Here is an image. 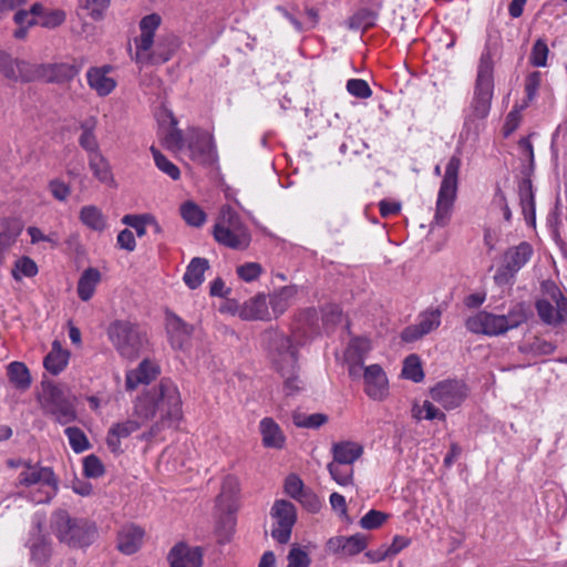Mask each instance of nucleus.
Instances as JSON below:
<instances>
[{
	"label": "nucleus",
	"instance_id": "f257e3e1",
	"mask_svg": "<svg viewBox=\"0 0 567 567\" xmlns=\"http://www.w3.org/2000/svg\"><path fill=\"white\" fill-rule=\"evenodd\" d=\"M156 414H159L161 421L147 434H143L144 439L153 437L161 427L175 426L182 419L181 393L172 380L163 379L157 386L138 396L135 402L134 415L151 420Z\"/></svg>",
	"mask_w": 567,
	"mask_h": 567
},
{
	"label": "nucleus",
	"instance_id": "f03ea898",
	"mask_svg": "<svg viewBox=\"0 0 567 567\" xmlns=\"http://www.w3.org/2000/svg\"><path fill=\"white\" fill-rule=\"evenodd\" d=\"M493 71L492 54L489 50H485L480 58L473 99L464 122V130L467 134L472 132L474 136H477L480 131L478 122L486 118L489 114L494 94Z\"/></svg>",
	"mask_w": 567,
	"mask_h": 567
},
{
	"label": "nucleus",
	"instance_id": "7ed1b4c3",
	"mask_svg": "<svg viewBox=\"0 0 567 567\" xmlns=\"http://www.w3.org/2000/svg\"><path fill=\"white\" fill-rule=\"evenodd\" d=\"M156 13L144 17L140 22L141 34L135 39L134 60L140 68L161 64L168 61L176 50L175 39L154 41L156 30L161 24Z\"/></svg>",
	"mask_w": 567,
	"mask_h": 567
},
{
	"label": "nucleus",
	"instance_id": "20e7f679",
	"mask_svg": "<svg viewBox=\"0 0 567 567\" xmlns=\"http://www.w3.org/2000/svg\"><path fill=\"white\" fill-rule=\"evenodd\" d=\"M51 529L55 537L71 548H84L96 538V527L84 518H73L65 511H56L51 517Z\"/></svg>",
	"mask_w": 567,
	"mask_h": 567
},
{
	"label": "nucleus",
	"instance_id": "39448f33",
	"mask_svg": "<svg viewBox=\"0 0 567 567\" xmlns=\"http://www.w3.org/2000/svg\"><path fill=\"white\" fill-rule=\"evenodd\" d=\"M272 364L285 379V391L292 394L300 389L297 375V350L292 341L279 333H272L270 344Z\"/></svg>",
	"mask_w": 567,
	"mask_h": 567
},
{
	"label": "nucleus",
	"instance_id": "423d86ee",
	"mask_svg": "<svg viewBox=\"0 0 567 567\" xmlns=\"http://www.w3.org/2000/svg\"><path fill=\"white\" fill-rule=\"evenodd\" d=\"M461 164V157L455 154L450 157L445 166L444 176L437 194L432 225L444 227L450 221L457 194Z\"/></svg>",
	"mask_w": 567,
	"mask_h": 567
},
{
	"label": "nucleus",
	"instance_id": "0eeeda50",
	"mask_svg": "<svg viewBox=\"0 0 567 567\" xmlns=\"http://www.w3.org/2000/svg\"><path fill=\"white\" fill-rule=\"evenodd\" d=\"M107 337L118 354L128 360L137 358L147 346L146 334L130 321L112 322Z\"/></svg>",
	"mask_w": 567,
	"mask_h": 567
},
{
	"label": "nucleus",
	"instance_id": "6e6552de",
	"mask_svg": "<svg viewBox=\"0 0 567 567\" xmlns=\"http://www.w3.org/2000/svg\"><path fill=\"white\" fill-rule=\"evenodd\" d=\"M215 239L233 249H245L250 244V234L238 214L229 206L223 207L214 227Z\"/></svg>",
	"mask_w": 567,
	"mask_h": 567
},
{
	"label": "nucleus",
	"instance_id": "1a4fd4ad",
	"mask_svg": "<svg viewBox=\"0 0 567 567\" xmlns=\"http://www.w3.org/2000/svg\"><path fill=\"white\" fill-rule=\"evenodd\" d=\"M18 487H38L40 495L34 496L33 502L41 504L49 502L55 493L58 483L50 467L40 466L30 462L23 463V468L17 478Z\"/></svg>",
	"mask_w": 567,
	"mask_h": 567
},
{
	"label": "nucleus",
	"instance_id": "9d476101",
	"mask_svg": "<svg viewBox=\"0 0 567 567\" xmlns=\"http://www.w3.org/2000/svg\"><path fill=\"white\" fill-rule=\"evenodd\" d=\"M40 403L43 410L61 424L71 423L76 417L73 402L55 385L43 389Z\"/></svg>",
	"mask_w": 567,
	"mask_h": 567
},
{
	"label": "nucleus",
	"instance_id": "9b49d317",
	"mask_svg": "<svg viewBox=\"0 0 567 567\" xmlns=\"http://www.w3.org/2000/svg\"><path fill=\"white\" fill-rule=\"evenodd\" d=\"M187 146L185 150L188 157L199 164H212L216 159L213 136L203 130L190 127L186 131Z\"/></svg>",
	"mask_w": 567,
	"mask_h": 567
},
{
	"label": "nucleus",
	"instance_id": "f8f14e48",
	"mask_svg": "<svg viewBox=\"0 0 567 567\" xmlns=\"http://www.w3.org/2000/svg\"><path fill=\"white\" fill-rule=\"evenodd\" d=\"M430 395L445 410H453L466 400L468 388L462 380L449 379L437 382L431 388Z\"/></svg>",
	"mask_w": 567,
	"mask_h": 567
},
{
	"label": "nucleus",
	"instance_id": "ddd939ff",
	"mask_svg": "<svg viewBox=\"0 0 567 567\" xmlns=\"http://www.w3.org/2000/svg\"><path fill=\"white\" fill-rule=\"evenodd\" d=\"M270 515L276 522L271 530L272 538L279 544H287L297 520L295 505L286 499H277L270 509Z\"/></svg>",
	"mask_w": 567,
	"mask_h": 567
},
{
	"label": "nucleus",
	"instance_id": "4468645a",
	"mask_svg": "<svg viewBox=\"0 0 567 567\" xmlns=\"http://www.w3.org/2000/svg\"><path fill=\"white\" fill-rule=\"evenodd\" d=\"M465 327L473 333L498 336L506 332L505 319L501 315L480 311L465 321Z\"/></svg>",
	"mask_w": 567,
	"mask_h": 567
},
{
	"label": "nucleus",
	"instance_id": "2eb2a0df",
	"mask_svg": "<svg viewBox=\"0 0 567 567\" xmlns=\"http://www.w3.org/2000/svg\"><path fill=\"white\" fill-rule=\"evenodd\" d=\"M361 377L364 381V391L373 400L381 401L388 394V378L379 364L362 367Z\"/></svg>",
	"mask_w": 567,
	"mask_h": 567
},
{
	"label": "nucleus",
	"instance_id": "dca6fc26",
	"mask_svg": "<svg viewBox=\"0 0 567 567\" xmlns=\"http://www.w3.org/2000/svg\"><path fill=\"white\" fill-rule=\"evenodd\" d=\"M0 73L11 81H33L35 65L13 59L6 52L0 51Z\"/></svg>",
	"mask_w": 567,
	"mask_h": 567
},
{
	"label": "nucleus",
	"instance_id": "f3484780",
	"mask_svg": "<svg viewBox=\"0 0 567 567\" xmlns=\"http://www.w3.org/2000/svg\"><path fill=\"white\" fill-rule=\"evenodd\" d=\"M441 324V311L437 309L427 310L419 316L415 324L406 327L402 331V339L406 342H413L425 334L437 329Z\"/></svg>",
	"mask_w": 567,
	"mask_h": 567
},
{
	"label": "nucleus",
	"instance_id": "a211bd4d",
	"mask_svg": "<svg viewBox=\"0 0 567 567\" xmlns=\"http://www.w3.org/2000/svg\"><path fill=\"white\" fill-rule=\"evenodd\" d=\"M80 69L75 64L54 63L35 65V79L52 83H66L79 74Z\"/></svg>",
	"mask_w": 567,
	"mask_h": 567
},
{
	"label": "nucleus",
	"instance_id": "6ab92c4d",
	"mask_svg": "<svg viewBox=\"0 0 567 567\" xmlns=\"http://www.w3.org/2000/svg\"><path fill=\"white\" fill-rule=\"evenodd\" d=\"M148 421L150 420H142L140 415H134L133 413L132 417L127 419L126 421L113 424L109 430L106 437L109 449L113 453H118L121 451V440L136 432L143 424Z\"/></svg>",
	"mask_w": 567,
	"mask_h": 567
},
{
	"label": "nucleus",
	"instance_id": "aec40b11",
	"mask_svg": "<svg viewBox=\"0 0 567 567\" xmlns=\"http://www.w3.org/2000/svg\"><path fill=\"white\" fill-rule=\"evenodd\" d=\"M368 546V537L363 534L352 536H336L327 542V550L332 554L354 556L363 551Z\"/></svg>",
	"mask_w": 567,
	"mask_h": 567
},
{
	"label": "nucleus",
	"instance_id": "412c9836",
	"mask_svg": "<svg viewBox=\"0 0 567 567\" xmlns=\"http://www.w3.org/2000/svg\"><path fill=\"white\" fill-rule=\"evenodd\" d=\"M234 313L243 320H271L268 300L265 293H258L240 306H236Z\"/></svg>",
	"mask_w": 567,
	"mask_h": 567
},
{
	"label": "nucleus",
	"instance_id": "4be33fe9",
	"mask_svg": "<svg viewBox=\"0 0 567 567\" xmlns=\"http://www.w3.org/2000/svg\"><path fill=\"white\" fill-rule=\"evenodd\" d=\"M370 349V341L364 338L352 339L349 343L344 358L348 363L349 374L353 380L361 378L362 362Z\"/></svg>",
	"mask_w": 567,
	"mask_h": 567
},
{
	"label": "nucleus",
	"instance_id": "5701e85b",
	"mask_svg": "<svg viewBox=\"0 0 567 567\" xmlns=\"http://www.w3.org/2000/svg\"><path fill=\"white\" fill-rule=\"evenodd\" d=\"M111 71V66L103 65L92 66L86 72L87 85L99 96H106L116 87V81L110 75Z\"/></svg>",
	"mask_w": 567,
	"mask_h": 567
},
{
	"label": "nucleus",
	"instance_id": "b1692460",
	"mask_svg": "<svg viewBox=\"0 0 567 567\" xmlns=\"http://www.w3.org/2000/svg\"><path fill=\"white\" fill-rule=\"evenodd\" d=\"M168 560L171 567H202L203 551L199 547L177 544L171 549Z\"/></svg>",
	"mask_w": 567,
	"mask_h": 567
},
{
	"label": "nucleus",
	"instance_id": "393cba45",
	"mask_svg": "<svg viewBox=\"0 0 567 567\" xmlns=\"http://www.w3.org/2000/svg\"><path fill=\"white\" fill-rule=\"evenodd\" d=\"M33 524L34 526L30 533L28 546L30 548L31 558L39 564H43L50 557L51 547L47 536L42 533L43 522L41 517H35Z\"/></svg>",
	"mask_w": 567,
	"mask_h": 567
},
{
	"label": "nucleus",
	"instance_id": "a878e982",
	"mask_svg": "<svg viewBox=\"0 0 567 567\" xmlns=\"http://www.w3.org/2000/svg\"><path fill=\"white\" fill-rule=\"evenodd\" d=\"M159 374V367L156 362L144 359L136 369L130 370L125 377L127 390H135L141 384H148Z\"/></svg>",
	"mask_w": 567,
	"mask_h": 567
},
{
	"label": "nucleus",
	"instance_id": "bb28decb",
	"mask_svg": "<svg viewBox=\"0 0 567 567\" xmlns=\"http://www.w3.org/2000/svg\"><path fill=\"white\" fill-rule=\"evenodd\" d=\"M145 532L134 524L123 526L117 533V549L125 555L136 553L144 540Z\"/></svg>",
	"mask_w": 567,
	"mask_h": 567
},
{
	"label": "nucleus",
	"instance_id": "cd10ccee",
	"mask_svg": "<svg viewBox=\"0 0 567 567\" xmlns=\"http://www.w3.org/2000/svg\"><path fill=\"white\" fill-rule=\"evenodd\" d=\"M259 432L262 445L266 449L281 450L286 444V435L279 424L271 417H264L259 422Z\"/></svg>",
	"mask_w": 567,
	"mask_h": 567
},
{
	"label": "nucleus",
	"instance_id": "c85d7f7f",
	"mask_svg": "<svg viewBox=\"0 0 567 567\" xmlns=\"http://www.w3.org/2000/svg\"><path fill=\"white\" fill-rule=\"evenodd\" d=\"M22 229L23 225L17 218L0 220V264L4 261L7 252L16 244Z\"/></svg>",
	"mask_w": 567,
	"mask_h": 567
},
{
	"label": "nucleus",
	"instance_id": "c756f323",
	"mask_svg": "<svg viewBox=\"0 0 567 567\" xmlns=\"http://www.w3.org/2000/svg\"><path fill=\"white\" fill-rule=\"evenodd\" d=\"M298 286L289 285L281 287L279 289L274 290L272 293L269 295L268 305L270 306V313L272 319L278 318L282 313L287 311V309L291 306L293 299L298 295Z\"/></svg>",
	"mask_w": 567,
	"mask_h": 567
},
{
	"label": "nucleus",
	"instance_id": "7c9ffc66",
	"mask_svg": "<svg viewBox=\"0 0 567 567\" xmlns=\"http://www.w3.org/2000/svg\"><path fill=\"white\" fill-rule=\"evenodd\" d=\"M166 328L172 346L177 349H184L189 341L193 328L175 315L167 317Z\"/></svg>",
	"mask_w": 567,
	"mask_h": 567
},
{
	"label": "nucleus",
	"instance_id": "2f4dec72",
	"mask_svg": "<svg viewBox=\"0 0 567 567\" xmlns=\"http://www.w3.org/2000/svg\"><path fill=\"white\" fill-rule=\"evenodd\" d=\"M533 255V248L528 243H520L516 247L509 248L505 252L504 261L506 269L511 275H515L520 268H523Z\"/></svg>",
	"mask_w": 567,
	"mask_h": 567
},
{
	"label": "nucleus",
	"instance_id": "473e14b6",
	"mask_svg": "<svg viewBox=\"0 0 567 567\" xmlns=\"http://www.w3.org/2000/svg\"><path fill=\"white\" fill-rule=\"evenodd\" d=\"M363 453V447L359 443L343 441L332 445L333 461L351 466Z\"/></svg>",
	"mask_w": 567,
	"mask_h": 567
},
{
	"label": "nucleus",
	"instance_id": "72a5a7b5",
	"mask_svg": "<svg viewBox=\"0 0 567 567\" xmlns=\"http://www.w3.org/2000/svg\"><path fill=\"white\" fill-rule=\"evenodd\" d=\"M32 14L37 20H28L29 25L39 24L43 28L53 29L62 24L65 20V12L59 9L44 10L42 6L35 3L32 6Z\"/></svg>",
	"mask_w": 567,
	"mask_h": 567
},
{
	"label": "nucleus",
	"instance_id": "f704fd0d",
	"mask_svg": "<svg viewBox=\"0 0 567 567\" xmlns=\"http://www.w3.org/2000/svg\"><path fill=\"white\" fill-rule=\"evenodd\" d=\"M89 167L93 173V176L101 183L113 186L114 177L112 174L111 166L105 156L99 152L87 156Z\"/></svg>",
	"mask_w": 567,
	"mask_h": 567
},
{
	"label": "nucleus",
	"instance_id": "c9c22d12",
	"mask_svg": "<svg viewBox=\"0 0 567 567\" xmlns=\"http://www.w3.org/2000/svg\"><path fill=\"white\" fill-rule=\"evenodd\" d=\"M172 126L162 137L163 145L175 153L176 155H182L185 153L187 146L186 133H183L182 130L177 128V121L169 114Z\"/></svg>",
	"mask_w": 567,
	"mask_h": 567
},
{
	"label": "nucleus",
	"instance_id": "e433bc0d",
	"mask_svg": "<svg viewBox=\"0 0 567 567\" xmlns=\"http://www.w3.org/2000/svg\"><path fill=\"white\" fill-rule=\"evenodd\" d=\"M522 213L530 225L535 224V196L533 184L529 178H524L518 186Z\"/></svg>",
	"mask_w": 567,
	"mask_h": 567
},
{
	"label": "nucleus",
	"instance_id": "4c0bfd02",
	"mask_svg": "<svg viewBox=\"0 0 567 567\" xmlns=\"http://www.w3.org/2000/svg\"><path fill=\"white\" fill-rule=\"evenodd\" d=\"M101 281V272L96 268L85 269L78 281V296L82 301H89Z\"/></svg>",
	"mask_w": 567,
	"mask_h": 567
},
{
	"label": "nucleus",
	"instance_id": "58836bf2",
	"mask_svg": "<svg viewBox=\"0 0 567 567\" xmlns=\"http://www.w3.org/2000/svg\"><path fill=\"white\" fill-rule=\"evenodd\" d=\"M69 355V352L63 350L58 341H54L51 351L44 358V368L56 375L68 365Z\"/></svg>",
	"mask_w": 567,
	"mask_h": 567
},
{
	"label": "nucleus",
	"instance_id": "ea45409f",
	"mask_svg": "<svg viewBox=\"0 0 567 567\" xmlns=\"http://www.w3.org/2000/svg\"><path fill=\"white\" fill-rule=\"evenodd\" d=\"M208 260L205 258H193L184 274V281L190 289L199 287L204 280V272L208 269Z\"/></svg>",
	"mask_w": 567,
	"mask_h": 567
},
{
	"label": "nucleus",
	"instance_id": "a19ab883",
	"mask_svg": "<svg viewBox=\"0 0 567 567\" xmlns=\"http://www.w3.org/2000/svg\"><path fill=\"white\" fill-rule=\"evenodd\" d=\"M95 126L96 120L94 117L86 120L81 124L79 144L87 153V156L93 153L101 152L97 138L94 134Z\"/></svg>",
	"mask_w": 567,
	"mask_h": 567
},
{
	"label": "nucleus",
	"instance_id": "79ce46f5",
	"mask_svg": "<svg viewBox=\"0 0 567 567\" xmlns=\"http://www.w3.org/2000/svg\"><path fill=\"white\" fill-rule=\"evenodd\" d=\"M80 220L86 227L95 231H103L106 228V218L101 209L94 205H87L81 208Z\"/></svg>",
	"mask_w": 567,
	"mask_h": 567
},
{
	"label": "nucleus",
	"instance_id": "37998d69",
	"mask_svg": "<svg viewBox=\"0 0 567 567\" xmlns=\"http://www.w3.org/2000/svg\"><path fill=\"white\" fill-rule=\"evenodd\" d=\"M10 382L19 390L25 391L31 385L29 369L22 362H11L7 368Z\"/></svg>",
	"mask_w": 567,
	"mask_h": 567
},
{
	"label": "nucleus",
	"instance_id": "c03bdc74",
	"mask_svg": "<svg viewBox=\"0 0 567 567\" xmlns=\"http://www.w3.org/2000/svg\"><path fill=\"white\" fill-rule=\"evenodd\" d=\"M237 492V483L234 478L228 477L224 481L221 492L217 497V506L221 511L233 512L235 508V495Z\"/></svg>",
	"mask_w": 567,
	"mask_h": 567
},
{
	"label": "nucleus",
	"instance_id": "a18cd8bd",
	"mask_svg": "<svg viewBox=\"0 0 567 567\" xmlns=\"http://www.w3.org/2000/svg\"><path fill=\"white\" fill-rule=\"evenodd\" d=\"M328 471L332 477V480L341 485L349 486L353 483V468L346 464H339L336 462H331L328 464Z\"/></svg>",
	"mask_w": 567,
	"mask_h": 567
},
{
	"label": "nucleus",
	"instance_id": "49530a36",
	"mask_svg": "<svg viewBox=\"0 0 567 567\" xmlns=\"http://www.w3.org/2000/svg\"><path fill=\"white\" fill-rule=\"evenodd\" d=\"M293 424L298 427L319 429L327 423L328 416L323 413L305 414L297 412L292 416Z\"/></svg>",
	"mask_w": 567,
	"mask_h": 567
},
{
	"label": "nucleus",
	"instance_id": "de8ad7c7",
	"mask_svg": "<svg viewBox=\"0 0 567 567\" xmlns=\"http://www.w3.org/2000/svg\"><path fill=\"white\" fill-rule=\"evenodd\" d=\"M181 214L188 225L195 227L203 225L206 219L205 213L193 202L184 203L181 206Z\"/></svg>",
	"mask_w": 567,
	"mask_h": 567
},
{
	"label": "nucleus",
	"instance_id": "09e8293b",
	"mask_svg": "<svg viewBox=\"0 0 567 567\" xmlns=\"http://www.w3.org/2000/svg\"><path fill=\"white\" fill-rule=\"evenodd\" d=\"M11 274L14 280L20 281L23 277H34L38 274V266L31 258L21 257L14 262Z\"/></svg>",
	"mask_w": 567,
	"mask_h": 567
},
{
	"label": "nucleus",
	"instance_id": "8fccbe9b",
	"mask_svg": "<svg viewBox=\"0 0 567 567\" xmlns=\"http://www.w3.org/2000/svg\"><path fill=\"white\" fill-rule=\"evenodd\" d=\"M151 153L153 155L156 167L168 175L172 179L176 181L181 177L179 168L166 158L155 146L151 147Z\"/></svg>",
	"mask_w": 567,
	"mask_h": 567
},
{
	"label": "nucleus",
	"instance_id": "3c124183",
	"mask_svg": "<svg viewBox=\"0 0 567 567\" xmlns=\"http://www.w3.org/2000/svg\"><path fill=\"white\" fill-rule=\"evenodd\" d=\"M402 375L414 382H420L423 380L424 373L417 355L411 354L404 360Z\"/></svg>",
	"mask_w": 567,
	"mask_h": 567
},
{
	"label": "nucleus",
	"instance_id": "603ef678",
	"mask_svg": "<svg viewBox=\"0 0 567 567\" xmlns=\"http://www.w3.org/2000/svg\"><path fill=\"white\" fill-rule=\"evenodd\" d=\"M412 412L416 420H445V414L430 401H424L422 405H415Z\"/></svg>",
	"mask_w": 567,
	"mask_h": 567
},
{
	"label": "nucleus",
	"instance_id": "864d4df0",
	"mask_svg": "<svg viewBox=\"0 0 567 567\" xmlns=\"http://www.w3.org/2000/svg\"><path fill=\"white\" fill-rule=\"evenodd\" d=\"M287 567H309L311 564L310 556L302 547L293 544L287 556Z\"/></svg>",
	"mask_w": 567,
	"mask_h": 567
},
{
	"label": "nucleus",
	"instance_id": "5fc2aeb1",
	"mask_svg": "<svg viewBox=\"0 0 567 567\" xmlns=\"http://www.w3.org/2000/svg\"><path fill=\"white\" fill-rule=\"evenodd\" d=\"M122 223L135 229L138 237H143L146 234V227L148 223H153L152 215H125L122 218Z\"/></svg>",
	"mask_w": 567,
	"mask_h": 567
},
{
	"label": "nucleus",
	"instance_id": "6e6d98bb",
	"mask_svg": "<svg viewBox=\"0 0 567 567\" xmlns=\"http://www.w3.org/2000/svg\"><path fill=\"white\" fill-rule=\"evenodd\" d=\"M502 316L505 319L506 331L517 328L527 319L526 309L523 303L515 305L506 316Z\"/></svg>",
	"mask_w": 567,
	"mask_h": 567
},
{
	"label": "nucleus",
	"instance_id": "4d7b16f0",
	"mask_svg": "<svg viewBox=\"0 0 567 567\" xmlns=\"http://www.w3.org/2000/svg\"><path fill=\"white\" fill-rule=\"evenodd\" d=\"M65 434L69 439V443L75 453H81L89 447V441L85 434L78 427H66Z\"/></svg>",
	"mask_w": 567,
	"mask_h": 567
},
{
	"label": "nucleus",
	"instance_id": "13d9d810",
	"mask_svg": "<svg viewBox=\"0 0 567 567\" xmlns=\"http://www.w3.org/2000/svg\"><path fill=\"white\" fill-rule=\"evenodd\" d=\"M536 309L540 319L548 323L555 324L559 322L560 316L558 315L555 307L547 300H538L536 302Z\"/></svg>",
	"mask_w": 567,
	"mask_h": 567
},
{
	"label": "nucleus",
	"instance_id": "bf43d9fd",
	"mask_svg": "<svg viewBox=\"0 0 567 567\" xmlns=\"http://www.w3.org/2000/svg\"><path fill=\"white\" fill-rule=\"evenodd\" d=\"M388 517L389 515L383 512L371 509L361 517L360 526L363 529H375L382 526Z\"/></svg>",
	"mask_w": 567,
	"mask_h": 567
},
{
	"label": "nucleus",
	"instance_id": "052dcab7",
	"mask_svg": "<svg viewBox=\"0 0 567 567\" xmlns=\"http://www.w3.org/2000/svg\"><path fill=\"white\" fill-rule=\"evenodd\" d=\"M52 197L59 202H66L71 195V186L61 178H53L48 184Z\"/></svg>",
	"mask_w": 567,
	"mask_h": 567
},
{
	"label": "nucleus",
	"instance_id": "680f3d73",
	"mask_svg": "<svg viewBox=\"0 0 567 567\" xmlns=\"http://www.w3.org/2000/svg\"><path fill=\"white\" fill-rule=\"evenodd\" d=\"M375 16L369 10H360L349 19V28L368 29L374 24Z\"/></svg>",
	"mask_w": 567,
	"mask_h": 567
},
{
	"label": "nucleus",
	"instance_id": "e2e57ef3",
	"mask_svg": "<svg viewBox=\"0 0 567 567\" xmlns=\"http://www.w3.org/2000/svg\"><path fill=\"white\" fill-rule=\"evenodd\" d=\"M347 91L359 99H369L372 95V90L370 89L367 81L362 79H351L347 82Z\"/></svg>",
	"mask_w": 567,
	"mask_h": 567
},
{
	"label": "nucleus",
	"instance_id": "0e129e2a",
	"mask_svg": "<svg viewBox=\"0 0 567 567\" xmlns=\"http://www.w3.org/2000/svg\"><path fill=\"white\" fill-rule=\"evenodd\" d=\"M83 472L85 476L96 478L104 474V465L97 456L91 454L83 460Z\"/></svg>",
	"mask_w": 567,
	"mask_h": 567
},
{
	"label": "nucleus",
	"instance_id": "69168bd1",
	"mask_svg": "<svg viewBox=\"0 0 567 567\" xmlns=\"http://www.w3.org/2000/svg\"><path fill=\"white\" fill-rule=\"evenodd\" d=\"M548 47L543 40H537L530 53V62L535 66H545L548 56Z\"/></svg>",
	"mask_w": 567,
	"mask_h": 567
},
{
	"label": "nucleus",
	"instance_id": "338daca9",
	"mask_svg": "<svg viewBox=\"0 0 567 567\" xmlns=\"http://www.w3.org/2000/svg\"><path fill=\"white\" fill-rule=\"evenodd\" d=\"M262 268L257 262H246L237 268V275L244 281L250 282L259 278Z\"/></svg>",
	"mask_w": 567,
	"mask_h": 567
},
{
	"label": "nucleus",
	"instance_id": "774afa93",
	"mask_svg": "<svg viewBox=\"0 0 567 567\" xmlns=\"http://www.w3.org/2000/svg\"><path fill=\"white\" fill-rule=\"evenodd\" d=\"M306 491L301 478L296 474H290L285 481V492L291 498L297 499Z\"/></svg>",
	"mask_w": 567,
	"mask_h": 567
}]
</instances>
